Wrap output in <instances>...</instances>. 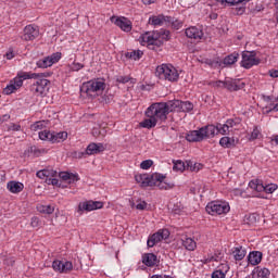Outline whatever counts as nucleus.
<instances>
[{
  "instance_id": "48",
  "label": "nucleus",
  "mask_w": 278,
  "mask_h": 278,
  "mask_svg": "<svg viewBox=\"0 0 278 278\" xmlns=\"http://www.w3.org/2000/svg\"><path fill=\"white\" fill-rule=\"evenodd\" d=\"M261 135H262V132L260 131V128H257V126H255L253 131L251 132L250 140H257V138H260Z\"/></svg>"
},
{
  "instance_id": "62",
  "label": "nucleus",
  "mask_w": 278,
  "mask_h": 278,
  "mask_svg": "<svg viewBox=\"0 0 278 278\" xmlns=\"http://www.w3.org/2000/svg\"><path fill=\"white\" fill-rule=\"evenodd\" d=\"M268 75L271 76L273 78L278 77V70H269Z\"/></svg>"
},
{
  "instance_id": "37",
  "label": "nucleus",
  "mask_w": 278,
  "mask_h": 278,
  "mask_svg": "<svg viewBox=\"0 0 278 278\" xmlns=\"http://www.w3.org/2000/svg\"><path fill=\"white\" fill-rule=\"evenodd\" d=\"M37 210L40 214H53L55 212V207L51 205H39Z\"/></svg>"
},
{
  "instance_id": "42",
  "label": "nucleus",
  "mask_w": 278,
  "mask_h": 278,
  "mask_svg": "<svg viewBox=\"0 0 278 278\" xmlns=\"http://www.w3.org/2000/svg\"><path fill=\"white\" fill-rule=\"evenodd\" d=\"M15 90H18V89L16 88V85H14V83L11 81L10 85H8L3 89V92H4V94H12V92H14Z\"/></svg>"
},
{
  "instance_id": "56",
  "label": "nucleus",
  "mask_w": 278,
  "mask_h": 278,
  "mask_svg": "<svg viewBox=\"0 0 278 278\" xmlns=\"http://www.w3.org/2000/svg\"><path fill=\"white\" fill-rule=\"evenodd\" d=\"M48 184H51L52 186H56V187H59L60 188V180L58 179V178H50V179H48Z\"/></svg>"
},
{
  "instance_id": "44",
  "label": "nucleus",
  "mask_w": 278,
  "mask_h": 278,
  "mask_svg": "<svg viewBox=\"0 0 278 278\" xmlns=\"http://www.w3.org/2000/svg\"><path fill=\"white\" fill-rule=\"evenodd\" d=\"M210 86H212L213 88H226V80L212 81L210 83Z\"/></svg>"
},
{
  "instance_id": "12",
  "label": "nucleus",
  "mask_w": 278,
  "mask_h": 278,
  "mask_svg": "<svg viewBox=\"0 0 278 278\" xmlns=\"http://www.w3.org/2000/svg\"><path fill=\"white\" fill-rule=\"evenodd\" d=\"M103 202L101 201H86L80 202L78 205V212H92L94 210H101Z\"/></svg>"
},
{
  "instance_id": "7",
  "label": "nucleus",
  "mask_w": 278,
  "mask_h": 278,
  "mask_svg": "<svg viewBox=\"0 0 278 278\" xmlns=\"http://www.w3.org/2000/svg\"><path fill=\"white\" fill-rule=\"evenodd\" d=\"M230 210L229 203L223 201H213L206 205V212L211 216L227 214Z\"/></svg>"
},
{
  "instance_id": "31",
  "label": "nucleus",
  "mask_w": 278,
  "mask_h": 278,
  "mask_svg": "<svg viewBox=\"0 0 278 278\" xmlns=\"http://www.w3.org/2000/svg\"><path fill=\"white\" fill-rule=\"evenodd\" d=\"M182 245L187 251H194V249H197V241L192 238H185L182 239Z\"/></svg>"
},
{
  "instance_id": "10",
  "label": "nucleus",
  "mask_w": 278,
  "mask_h": 278,
  "mask_svg": "<svg viewBox=\"0 0 278 278\" xmlns=\"http://www.w3.org/2000/svg\"><path fill=\"white\" fill-rule=\"evenodd\" d=\"M60 60H62V53L55 52L49 56H46L37 61V66L38 68H49L50 66H53V64H58Z\"/></svg>"
},
{
  "instance_id": "15",
  "label": "nucleus",
  "mask_w": 278,
  "mask_h": 278,
  "mask_svg": "<svg viewBox=\"0 0 278 278\" xmlns=\"http://www.w3.org/2000/svg\"><path fill=\"white\" fill-rule=\"evenodd\" d=\"M173 17L164 16V14L152 15L149 17V25H153L154 27H162L164 23H170Z\"/></svg>"
},
{
  "instance_id": "64",
  "label": "nucleus",
  "mask_w": 278,
  "mask_h": 278,
  "mask_svg": "<svg viewBox=\"0 0 278 278\" xmlns=\"http://www.w3.org/2000/svg\"><path fill=\"white\" fill-rule=\"evenodd\" d=\"M5 58L7 60H12L14 58V52H7Z\"/></svg>"
},
{
  "instance_id": "11",
  "label": "nucleus",
  "mask_w": 278,
  "mask_h": 278,
  "mask_svg": "<svg viewBox=\"0 0 278 278\" xmlns=\"http://www.w3.org/2000/svg\"><path fill=\"white\" fill-rule=\"evenodd\" d=\"M40 36V29L38 26L27 25L24 28V34L22 35V40L29 42L31 40H36Z\"/></svg>"
},
{
  "instance_id": "54",
  "label": "nucleus",
  "mask_w": 278,
  "mask_h": 278,
  "mask_svg": "<svg viewBox=\"0 0 278 278\" xmlns=\"http://www.w3.org/2000/svg\"><path fill=\"white\" fill-rule=\"evenodd\" d=\"M225 277H226L225 273H223V270L220 269L215 270L212 274V278H225Z\"/></svg>"
},
{
  "instance_id": "33",
  "label": "nucleus",
  "mask_w": 278,
  "mask_h": 278,
  "mask_svg": "<svg viewBox=\"0 0 278 278\" xmlns=\"http://www.w3.org/2000/svg\"><path fill=\"white\" fill-rule=\"evenodd\" d=\"M17 75L23 81H25V79H38V77H40V74L29 72H21Z\"/></svg>"
},
{
  "instance_id": "58",
  "label": "nucleus",
  "mask_w": 278,
  "mask_h": 278,
  "mask_svg": "<svg viewBox=\"0 0 278 278\" xmlns=\"http://www.w3.org/2000/svg\"><path fill=\"white\" fill-rule=\"evenodd\" d=\"M169 23H172V26L174 27V29H181V27H182V23L181 22H179V21H175V22H169Z\"/></svg>"
},
{
  "instance_id": "22",
  "label": "nucleus",
  "mask_w": 278,
  "mask_h": 278,
  "mask_svg": "<svg viewBox=\"0 0 278 278\" xmlns=\"http://www.w3.org/2000/svg\"><path fill=\"white\" fill-rule=\"evenodd\" d=\"M142 263L149 268H153L157 264V255L148 253L142 256Z\"/></svg>"
},
{
  "instance_id": "13",
  "label": "nucleus",
  "mask_w": 278,
  "mask_h": 278,
  "mask_svg": "<svg viewBox=\"0 0 278 278\" xmlns=\"http://www.w3.org/2000/svg\"><path fill=\"white\" fill-rule=\"evenodd\" d=\"M50 81L48 79H39L36 83H34L30 87L31 92L34 94H45L47 92V87L49 86Z\"/></svg>"
},
{
  "instance_id": "21",
  "label": "nucleus",
  "mask_w": 278,
  "mask_h": 278,
  "mask_svg": "<svg viewBox=\"0 0 278 278\" xmlns=\"http://www.w3.org/2000/svg\"><path fill=\"white\" fill-rule=\"evenodd\" d=\"M231 255L236 262H242V258L247 257V249L242 245L236 247L231 250Z\"/></svg>"
},
{
  "instance_id": "38",
  "label": "nucleus",
  "mask_w": 278,
  "mask_h": 278,
  "mask_svg": "<svg viewBox=\"0 0 278 278\" xmlns=\"http://www.w3.org/2000/svg\"><path fill=\"white\" fill-rule=\"evenodd\" d=\"M173 164H174L173 170H176L179 173H184V170H186V163L184 161L181 160L174 161Z\"/></svg>"
},
{
  "instance_id": "27",
  "label": "nucleus",
  "mask_w": 278,
  "mask_h": 278,
  "mask_svg": "<svg viewBox=\"0 0 278 278\" xmlns=\"http://www.w3.org/2000/svg\"><path fill=\"white\" fill-rule=\"evenodd\" d=\"M157 125V122L153 117H148L140 122L139 126L142 127L143 129H153Z\"/></svg>"
},
{
  "instance_id": "32",
  "label": "nucleus",
  "mask_w": 278,
  "mask_h": 278,
  "mask_svg": "<svg viewBox=\"0 0 278 278\" xmlns=\"http://www.w3.org/2000/svg\"><path fill=\"white\" fill-rule=\"evenodd\" d=\"M240 58V54L237 53V52H233L229 55H227L225 59H224V64L228 65V66H231V64H236L238 62V59Z\"/></svg>"
},
{
  "instance_id": "63",
  "label": "nucleus",
  "mask_w": 278,
  "mask_h": 278,
  "mask_svg": "<svg viewBox=\"0 0 278 278\" xmlns=\"http://www.w3.org/2000/svg\"><path fill=\"white\" fill-rule=\"evenodd\" d=\"M88 154L86 153V150L85 152H78L76 153V157H78L79 160H81V157H86Z\"/></svg>"
},
{
  "instance_id": "34",
  "label": "nucleus",
  "mask_w": 278,
  "mask_h": 278,
  "mask_svg": "<svg viewBox=\"0 0 278 278\" xmlns=\"http://www.w3.org/2000/svg\"><path fill=\"white\" fill-rule=\"evenodd\" d=\"M142 55H144V52H142L141 50H132L126 53V58H128V60H135V61L140 60Z\"/></svg>"
},
{
  "instance_id": "57",
  "label": "nucleus",
  "mask_w": 278,
  "mask_h": 278,
  "mask_svg": "<svg viewBox=\"0 0 278 278\" xmlns=\"http://www.w3.org/2000/svg\"><path fill=\"white\" fill-rule=\"evenodd\" d=\"M31 227H39L40 225V219L38 217H33L30 220Z\"/></svg>"
},
{
  "instance_id": "35",
  "label": "nucleus",
  "mask_w": 278,
  "mask_h": 278,
  "mask_svg": "<svg viewBox=\"0 0 278 278\" xmlns=\"http://www.w3.org/2000/svg\"><path fill=\"white\" fill-rule=\"evenodd\" d=\"M214 127H215V135L222 134V136H225L229 134V131H231L229 126H226V124H218L217 126H214Z\"/></svg>"
},
{
  "instance_id": "30",
  "label": "nucleus",
  "mask_w": 278,
  "mask_h": 278,
  "mask_svg": "<svg viewBox=\"0 0 278 278\" xmlns=\"http://www.w3.org/2000/svg\"><path fill=\"white\" fill-rule=\"evenodd\" d=\"M249 188H251V190H255V192H265V186L261 180H251L249 182Z\"/></svg>"
},
{
  "instance_id": "16",
  "label": "nucleus",
  "mask_w": 278,
  "mask_h": 278,
  "mask_svg": "<svg viewBox=\"0 0 278 278\" xmlns=\"http://www.w3.org/2000/svg\"><path fill=\"white\" fill-rule=\"evenodd\" d=\"M244 86H247V84L240 79L226 80V90H229V92H237V90H242Z\"/></svg>"
},
{
  "instance_id": "28",
  "label": "nucleus",
  "mask_w": 278,
  "mask_h": 278,
  "mask_svg": "<svg viewBox=\"0 0 278 278\" xmlns=\"http://www.w3.org/2000/svg\"><path fill=\"white\" fill-rule=\"evenodd\" d=\"M68 138V132L67 131H60V132H52V143L55 142H64Z\"/></svg>"
},
{
  "instance_id": "5",
  "label": "nucleus",
  "mask_w": 278,
  "mask_h": 278,
  "mask_svg": "<svg viewBox=\"0 0 278 278\" xmlns=\"http://www.w3.org/2000/svg\"><path fill=\"white\" fill-rule=\"evenodd\" d=\"M105 90V83L100 79L89 80L84 83L80 87V92L88 97H99Z\"/></svg>"
},
{
  "instance_id": "55",
  "label": "nucleus",
  "mask_w": 278,
  "mask_h": 278,
  "mask_svg": "<svg viewBox=\"0 0 278 278\" xmlns=\"http://www.w3.org/2000/svg\"><path fill=\"white\" fill-rule=\"evenodd\" d=\"M13 85L15 86V88H21V86H23V80L18 77V74H17V77L14 78V81H12Z\"/></svg>"
},
{
  "instance_id": "14",
  "label": "nucleus",
  "mask_w": 278,
  "mask_h": 278,
  "mask_svg": "<svg viewBox=\"0 0 278 278\" xmlns=\"http://www.w3.org/2000/svg\"><path fill=\"white\" fill-rule=\"evenodd\" d=\"M52 268L56 273H71V270H73V263L68 261H54Z\"/></svg>"
},
{
  "instance_id": "4",
  "label": "nucleus",
  "mask_w": 278,
  "mask_h": 278,
  "mask_svg": "<svg viewBox=\"0 0 278 278\" xmlns=\"http://www.w3.org/2000/svg\"><path fill=\"white\" fill-rule=\"evenodd\" d=\"M216 136V128L214 125H207L199 130H190L186 134V140L188 142H203L207 138H214Z\"/></svg>"
},
{
  "instance_id": "9",
  "label": "nucleus",
  "mask_w": 278,
  "mask_h": 278,
  "mask_svg": "<svg viewBox=\"0 0 278 278\" xmlns=\"http://www.w3.org/2000/svg\"><path fill=\"white\" fill-rule=\"evenodd\" d=\"M260 59L255 58V51H245L242 53L241 66L243 68H253L260 64Z\"/></svg>"
},
{
  "instance_id": "19",
  "label": "nucleus",
  "mask_w": 278,
  "mask_h": 278,
  "mask_svg": "<svg viewBox=\"0 0 278 278\" xmlns=\"http://www.w3.org/2000/svg\"><path fill=\"white\" fill-rule=\"evenodd\" d=\"M105 151V146L103 143H90L86 149L87 155H98V153H103Z\"/></svg>"
},
{
  "instance_id": "29",
  "label": "nucleus",
  "mask_w": 278,
  "mask_h": 278,
  "mask_svg": "<svg viewBox=\"0 0 278 278\" xmlns=\"http://www.w3.org/2000/svg\"><path fill=\"white\" fill-rule=\"evenodd\" d=\"M173 105H175L176 108L180 105L181 110L184 112H192V110H194V104H192L191 102H179V100H176Z\"/></svg>"
},
{
  "instance_id": "59",
  "label": "nucleus",
  "mask_w": 278,
  "mask_h": 278,
  "mask_svg": "<svg viewBox=\"0 0 278 278\" xmlns=\"http://www.w3.org/2000/svg\"><path fill=\"white\" fill-rule=\"evenodd\" d=\"M226 127L230 128V129H233V127H236V122L233 119H228L226 123H225Z\"/></svg>"
},
{
  "instance_id": "18",
  "label": "nucleus",
  "mask_w": 278,
  "mask_h": 278,
  "mask_svg": "<svg viewBox=\"0 0 278 278\" xmlns=\"http://www.w3.org/2000/svg\"><path fill=\"white\" fill-rule=\"evenodd\" d=\"M112 23L121 27L123 31H131V22L125 17H112Z\"/></svg>"
},
{
  "instance_id": "41",
  "label": "nucleus",
  "mask_w": 278,
  "mask_h": 278,
  "mask_svg": "<svg viewBox=\"0 0 278 278\" xmlns=\"http://www.w3.org/2000/svg\"><path fill=\"white\" fill-rule=\"evenodd\" d=\"M43 173L46 175V181H49L52 177H58V172L54 169H43Z\"/></svg>"
},
{
  "instance_id": "3",
  "label": "nucleus",
  "mask_w": 278,
  "mask_h": 278,
  "mask_svg": "<svg viewBox=\"0 0 278 278\" xmlns=\"http://www.w3.org/2000/svg\"><path fill=\"white\" fill-rule=\"evenodd\" d=\"M170 31L161 30L160 33H146L139 37V42L143 46L148 45L149 49L155 51V47H162V40H169ZM162 38V40H160Z\"/></svg>"
},
{
  "instance_id": "43",
  "label": "nucleus",
  "mask_w": 278,
  "mask_h": 278,
  "mask_svg": "<svg viewBox=\"0 0 278 278\" xmlns=\"http://www.w3.org/2000/svg\"><path fill=\"white\" fill-rule=\"evenodd\" d=\"M277 188H278L277 184L265 185V192H266V194H273V192H275V190H277Z\"/></svg>"
},
{
  "instance_id": "25",
  "label": "nucleus",
  "mask_w": 278,
  "mask_h": 278,
  "mask_svg": "<svg viewBox=\"0 0 278 278\" xmlns=\"http://www.w3.org/2000/svg\"><path fill=\"white\" fill-rule=\"evenodd\" d=\"M219 144L224 149H233V147H236V144H238V141H236V139H233V138L223 137L219 140Z\"/></svg>"
},
{
  "instance_id": "1",
  "label": "nucleus",
  "mask_w": 278,
  "mask_h": 278,
  "mask_svg": "<svg viewBox=\"0 0 278 278\" xmlns=\"http://www.w3.org/2000/svg\"><path fill=\"white\" fill-rule=\"evenodd\" d=\"M135 179L137 184L141 185V188H149L153 186H156L159 190H170L175 188L174 184H168L164 181V179H166V176L157 173L152 175L139 174L135 176Z\"/></svg>"
},
{
  "instance_id": "61",
  "label": "nucleus",
  "mask_w": 278,
  "mask_h": 278,
  "mask_svg": "<svg viewBox=\"0 0 278 278\" xmlns=\"http://www.w3.org/2000/svg\"><path fill=\"white\" fill-rule=\"evenodd\" d=\"M36 176L39 178V179H47V176L45 174V169H41L39 172H37Z\"/></svg>"
},
{
  "instance_id": "40",
  "label": "nucleus",
  "mask_w": 278,
  "mask_h": 278,
  "mask_svg": "<svg viewBox=\"0 0 278 278\" xmlns=\"http://www.w3.org/2000/svg\"><path fill=\"white\" fill-rule=\"evenodd\" d=\"M45 127H47V123L45 121H39V122H35L30 126V129L31 131H39V129H45Z\"/></svg>"
},
{
  "instance_id": "6",
  "label": "nucleus",
  "mask_w": 278,
  "mask_h": 278,
  "mask_svg": "<svg viewBox=\"0 0 278 278\" xmlns=\"http://www.w3.org/2000/svg\"><path fill=\"white\" fill-rule=\"evenodd\" d=\"M155 75L165 81H179V72L172 64H162L156 67Z\"/></svg>"
},
{
  "instance_id": "39",
  "label": "nucleus",
  "mask_w": 278,
  "mask_h": 278,
  "mask_svg": "<svg viewBox=\"0 0 278 278\" xmlns=\"http://www.w3.org/2000/svg\"><path fill=\"white\" fill-rule=\"evenodd\" d=\"M40 140H48V142H52L53 140V132L49 130L39 131Z\"/></svg>"
},
{
  "instance_id": "36",
  "label": "nucleus",
  "mask_w": 278,
  "mask_h": 278,
  "mask_svg": "<svg viewBox=\"0 0 278 278\" xmlns=\"http://www.w3.org/2000/svg\"><path fill=\"white\" fill-rule=\"evenodd\" d=\"M29 153L31 155H34V157H40V155H42V153H45V150H40L38 149L36 146L30 147L26 152L25 155H29Z\"/></svg>"
},
{
  "instance_id": "24",
  "label": "nucleus",
  "mask_w": 278,
  "mask_h": 278,
  "mask_svg": "<svg viewBox=\"0 0 278 278\" xmlns=\"http://www.w3.org/2000/svg\"><path fill=\"white\" fill-rule=\"evenodd\" d=\"M248 262L252 266H257V264L262 262V252H258V251L250 252V254L248 255Z\"/></svg>"
},
{
  "instance_id": "60",
  "label": "nucleus",
  "mask_w": 278,
  "mask_h": 278,
  "mask_svg": "<svg viewBox=\"0 0 278 278\" xmlns=\"http://www.w3.org/2000/svg\"><path fill=\"white\" fill-rule=\"evenodd\" d=\"M249 223H251L253 225V223H257V215L256 214H251L248 217Z\"/></svg>"
},
{
  "instance_id": "23",
  "label": "nucleus",
  "mask_w": 278,
  "mask_h": 278,
  "mask_svg": "<svg viewBox=\"0 0 278 278\" xmlns=\"http://www.w3.org/2000/svg\"><path fill=\"white\" fill-rule=\"evenodd\" d=\"M59 177L62 181H67V184H75V181H79V176L67 172L59 173Z\"/></svg>"
},
{
  "instance_id": "46",
  "label": "nucleus",
  "mask_w": 278,
  "mask_h": 278,
  "mask_svg": "<svg viewBox=\"0 0 278 278\" xmlns=\"http://www.w3.org/2000/svg\"><path fill=\"white\" fill-rule=\"evenodd\" d=\"M185 166H186V170H191V172L197 170V163L192 161H186Z\"/></svg>"
},
{
  "instance_id": "47",
  "label": "nucleus",
  "mask_w": 278,
  "mask_h": 278,
  "mask_svg": "<svg viewBox=\"0 0 278 278\" xmlns=\"http://www.w3.org/2000/svg\"><path fill=\"white\" fill-rule=\"evenodd\" d=\"M117 84H129L131 81V77L129 76H116Z\"/></svg>"
},
{
  "instance_id": "51",
  "label": "nucleus",
  "mask_w": 278,
  "mask_h": 278,
  "mask_svg": "<svg viewBox=\"0 0 278 278\" xmlns=\"http://www.w3.org/2000/svg\"><path fill=\"white\" fill-rule=\"evenodd\" d=\"M70 68L74 72L81 71V68H84V64L74 62L70 65Z\"/></svg>"
},
{
  "instance_id": "26",
  "label": "nucleus",
  "mask_w": 278,
  "mask_h": 278,
  "mask_svg": "<svg viewBox=\"0 0 278 278\" xmlns=\"http://www.w3.org/2000/svg\"><path fill=\"white\" fill-rule=\"evenodd\" d=\"M270 277V270L268 268L257 267L253 271L252 278H268Z\"/></svg>"
},
{
  "instance_id": "45",
  "label": "nucleus",
  "mask_w": 278,
  "mask_h": 278,
  "mask_svg": "<svg viewBox=\"0 0 278 278\" xmlns=\"http://www.w3.org/2000/svg\"><path fill=\"white\" fill-rule=\"evenodd\" d=\"M151 166H153V162L151 160H146L140 164V168H142V170H149Z\"/></svg>"
},
{
  "instance_id": "53",
  "label": "nucleus",
  "mask_w": 278,
  "mask_h": 278,
  "mask_svg": "<svg viewBox=\"0 0 278 278\" xmlns=\"http://www.w3.org/2000/svg\"><path fill=\"white\" fill-rule=\"evenodd\" d=\"M247 8H244V5L242 4L241 7H237L235 9V14H237V16H242V14H244Z\"/></svg>"
},
{
  "instance_id": "17",
  "label": "nucleus",
  "mask_w": 278,
  "mask_h": 278,
  "mask_svg": "<svg viewBox=\"0 0 278 278\" xmlns=\"http://www.w3.org/2000/svg\"><path fill=\"white\" fill-rule=\"evenodd\" d=\"M185 34L187 38H190L191 40H201V38H203V29L197 26H190L185 30Z\"/></svg>"
},
{
  "instance_id": "50",
  "label": "nucleus",
  "mask_w": 278,
  "mask_h": 278,
  "mask_svg": "<svg viewBox=\"0 0 278 278\" xmlns=\"http://www.w3.org/2000/svg\"><path fill=\"white\" fill-rule=\"evenodd\" d=\"M147 207H149V204L146 201H139L136 205V210H139L141 212H143V210H147Z\"/></svg>"
},
{
  "instance_id": "20",
  "label": "nucleus",
  "mask_w": 278,
  "mask_h": 278,
  "mask_svg": "<svg viewBox=\"0 0 278 278\" xmlns=\"http://www.w3.org/2000/svg\"><path fill=\"white\" fill-rule=\"evenodd\" d=\"M24 188L25 185L16 180H11L7 184V190H9V192L12 194H18L20 192H23Z\"/></svg>"
},
{
  "instance_id": "52",
  "label": "nucleus",
  "mask_w": 278,
  "mask_h": 278,
  "mask_svg": "<svg viewBox=\"0 0 278 278\" xmlns=\"http://www.w3.org/2000/svg\"><path fill=\"white\" fill-rule=\"evenodd\" d=\"M8 131H21V125L12 123L8 126Z\"/></svg>"
},
{
  "instance_id": "2",
  "label": "nucleus",
  "mask_w": 278,
  "mask_h": 278,
  "mask_svg": "<svg viewBox=\"0 0 278 278\" xmlns=\"http://www.w3.org/2000/svg\"><path fill=\"white\" fill-rule=\"evenodd\" d=\"M173 112V109L168 105L166 102H155L152 103L147 110H146V116L147 118H154L155 122L161 121V123H164L166 118H168V114Z\"/></svg>"
},
{
  "instance_id": "49",
  "label": "nucleus",
  "mask_w": 278,
  "mask_h": 278,
  "mask_svg": "<svg viewBox=\"0 0 278 278\" xmlns=\"http://www.w3.org/2000/svg\"><path fill=\"white\" fill-rule=\"evenodd\" d=\"M244 0H217L218 3H228L230 5H238V3H242Z\"/></svg>"
},
{
  "instance_id": "8",
  "label": "nucleus",
  "mask_w": 278,
  "mask_h": 278,
  "mask_svg": "<svg viewBox=\"0 0 278 278\" xmlns=\"http://www.w3.org/2000/svg\"><path fill=\"white\" fill-rule=\"evenodd\" d=\"M170 231L168 229H160L157 232L153 233L148 239L149 249H153L157 244V242H162V240H167L169 238Z\"/></svg>"
}]
</instances>
